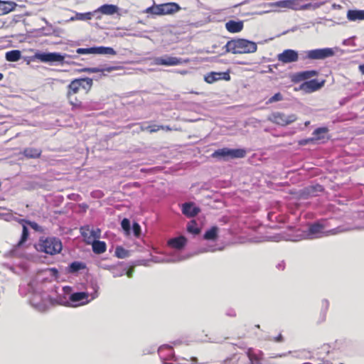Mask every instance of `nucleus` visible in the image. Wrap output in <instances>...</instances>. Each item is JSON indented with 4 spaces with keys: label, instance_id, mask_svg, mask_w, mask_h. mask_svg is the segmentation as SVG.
<instances>
[{
    "label": "nucleus",
    "instance_id": "7",
    "mask_svg": "<svg viewBox=\"0 0 364 364\" xmlns=\"http://www.w3.org/2000/svg\"><path fill=\"white\" fill-rule=\"evenodd\" d=\"M189 61V59H182L181 58L164 55L156 58L154 59V64L156 65L174 66L183 63H188Z\"/></svg>",
    "mask_w": 364,
    "mask_h": 364
},
{
    "label": "nucleus",
    "instance_id": "2",
    "mask_svg": "<svg viewBox=\"0 0 364 364\" xmlns=\"http://www.w3.org/2000/svg\"><path fill=\"white\" fill-rule=\"evenodd\" d=\"M226 51L233 54L252 53L257 51V44L244 38L232 39L225 45Z\"/></svg>",
    "mask_w": 364,
    "mask_h": 364
},
{
    "label": "nucleus",
    "instance_id": "23",
    "mask_svg": "<svg viewBox=\"0 0 364 364\" xmlns=\"http://www.w3.org/2000/svg\"><path fill=\"white\" fill-rule=\"evenodd\" d=\"M86 264L84 262L75 261L70 264V265L68 267L67 272L70 274H75L80 270L86 269Z\"/></svg>",
    "mask_w": 364,
    "mask_h": 364
},
{
    "label": "nucleus",
    "instance_id": "15",
    "mask_svg": "<svg viewBox=\"0 0 364 364\" xmlns=\"http://www.w3.org/2000/svg\"><path fill=\"white\" fill-rule=\"evenodd\" d=\"M160 6H161L163 15L173 14L181 10L180 6L175 2L161 4Z\"/></svg>",
    "mask_w": 364,
    "mask_h": 364
},
{
    "label": "nucleus",
    "instance_id": "39",
    "mask_svg": "<svg viewBox=\"0 0 364 364\" xmlns=\"http://www.w3.org/2000/svg\"><path fill=\"white\" fill-rule=\"evenodd\" d=\"M121 226H122V229L124 230L125 231H127V232L129 231V230H130L129 220L127 218H124L122 220Z\"/></svg>",
    "mask_w": 364,
    "mask_h": 364
},
{
    "label": "nucleus",
    "instance_id": "10",
    "mask_svg": "<svg viewBox=\"0 0 364 364\" xmlns=\"http://www.w3.org/2000/svg\"><path fill=\"white\" fill-rule=\"evenodd\" d=\"M230 80V71L227 72H210L204 77V80L208 84H213L218 80Z\"/></svg>",
    "mask_w": 364,
    "mask_h": 364
},
{
    "label": "nucleus",
    "instance_id": "43",
    "mask_svg": "<svg viewBox=\"0 0 364 364\" xmlns=\"http://www.w3.org/2000/svg\"><path fill=\"white\" fill-rule=\"evenodd\" d=\"M146 129H148V132L150 133L156 132L161 130L160 125H157V124H152V125L147 126L146 127Z\"/></svg>",
    "mask_w": 364,
    "mask_h": 364
},
{
    "label": "nucleus",
    "instance_id": "58",
    "mask_svg": "<svg viewBox=\"0 0 364 364\" xmlns=\"http://www.w3.org/2000/svg\"><path fill=\"white\" fill-rule=\"evenodd\" d=\"M86 303H87V301H85V302H82L81 304H86Z\"/></svg>",
    "mask_w": 364,
    "mask_h": 364
},
{
    "label": "nucleus",
    "instance_id": "54",
    "mask_svg": "<svg viewBox=\"0 0 364 364\" xmlns=\"http://www.w3.org/2000/svg\"><path fill=\"white\" fill-rule=\"evenodd\" d=\"M127 275L128 277H132V269L128 270L127 272Z\"/></svg>",
    "mask_w": 364,
    "mask_h": 364
},
{
    "label": "nucleus",
    "instance_id": "25",
    "mask_svg": "<svg viewBox=\"0 0 364 364\" xmlns=\"http://www.w3.org/2000/svg\"><path fill=\"white\" fill-rule=\"evenodd\" d=\"M328 132V129L327 127L317 128L313 132L314 137L309 139V140L317 141L323 139L325 137V134H327Z\"/></svg>",
    "mask_w": 364,
    "mask_h": 364
},
{
    "label": "nucleus",
    "instance_id": "28",
    "mask_svg": "<svg viewBox=\"0 0 364 364\" xmlns=\"http://www.w3.org/2000/svg\"><path fill=\"white\" fill-rule=\"evenodd\" d=\"M218 228L213 226L205 232L203 238L206 240H215L218 237Z\"/></svg>",
    "mask_w": 364,
    "mask_h": 364
},
{
    "label": "nucleus",
    "instance_id": "45",
    "mask_svg": "<svg viewBox=\"0 0 364 364\" xmlns=\"http://www.w3.org/2000/svg\"><path fill=\"white\" fill-rule=\"evenodd\" d=\"M85 71L90 73H103V70L100 68H90L84 69Z\"/></svg>",
    "mask_w": 364,
    "mask_h": 364
},
{
    "label": "nucleus",
    "instance_id": "30",
    "mask_svg": "<svg viewBox=\"0 0 364 364\" xmlns=\"http://www.w3.org/2000/svg\"><path fill=\"white\" fill-rule=\"evenodd\" d=\"M88 298V294L86 292H75L70 295V300L73 303H77L84 299L87 300Z\"/></svg>",
    "mask_w": 364,
    "mask_h": 364
},
{
    "label": "nucleus",
    "instance_id": "33",
    "mask_svg": "<svg viewBox=\"0 0 364 364\" xmlns=\"http://www.w3.org/2000/svg\"><path fill=\"white\" fill-rule=\"evenodd\" d=\"M187 231L190 233H192L193 235H198L200 233V230L198 227L197 223L196 221L193 220L187 225Z\"/></svg>",
    "mask_w": 364,
    "mask_h": 364
},
{
    "label": "nucleus",
    "instance_id": "21",
    "mask_svg": "<svg viewBox=\"0 0 364 364\" xmlns=\"http://www.w3.org/2000/svg\"><path fill=\"white\" fill-rule=\"evenodd\" d=\"M347 18L351 21L364 20V10H349Z\"/></svg>",
    "mask_w": 364,
    "mask_h": 364
},
{
    "label": "nucleus",
    "instance_id": "56",
    "mask_svg": "<svg viewBox=\"0 0 364 364\" xmlns=\"http://www.w3.org/2000/svg\"><path fill=\"white\" fill-rule=\"evenodd\" d=\"M4 77V75L0 73V80H1Z\"/></svg>",
    "mask_w": 364,
    "mask_h": 364
},
{
    "label": "nucleus",
    "instance_id": "55",
    "mask_svg": "<svg viewBox=\"0 0 364 364\" xmlns=\"http://www.w3.org/2000/svg\"><path fill=\"white\" fill-rule=\"evenodd\" d=\"M191 360L194 363H196L197 358H191Z\"/></svg>",
    "mask_w": 364,
    "mask_h": 364
},
{
    "label": "nucleus",
    "instance_id": "57",
    "mask_svg": "<svg viewBox=\"0 0 364 364\" xmlns=\"http://www.w3.org/2000/svg\"><path fill=\"white\" fill-rule=\"evenodd\" d=\"M309 124V122H306L305 123V125H306V126H307Z\"/></svg>",
    "mask_w": 364,
    "mask_h": 364
},
{
    "label": "nucleus",
    "instance_id": "34",
    "mask_svg": "<svg viewBox=\"0 0 364 364\" xmlns=\"http://www.w3.org/2000/svg\"><path fill=\"white\" fill-rule=\"evenodd\" d=\"M76 53L79 55L95 54V47L91 48H79L76 50Z\"/></svg>",
    "mask_w": 364,
    "mask_h": 364
},
{
    "label": "nucleus",
    "instance_id": "8",
    "mask_svg": "<svg viewBox=\"0 0 364 364\" xmlns=\"http://www.w3.org/2000/svg\"><path fill=\"white\" fill-rule=\"evenodd\" d=\"M80 232L84 238L85 242L89 245L101 237V230L100 228L91 230L89 225H84L81 227Z\"/></svg>",
    "mask_w": 364,
    "mask_h": 364
},
{
    "label": "nucleus",
    "instance_id": "18",
    "mask_svg": "<svg viewBox=\"0 0 364 364\" xmlns=\"http://www.w3.org/2000/svg\"><path fill=\"white\" fill-rule=\"evenodd\" d=\"M243 22L241 21H235L230 20L225 23V28L232 33L240 32L243 29Z\"/></svg>",
    "mask_w": 364,
    "mask_h": 364
},
{
    "label": "nucleus",
    "instance_id": "31",
    "mask_svg": "<svg viewBox=\"0 0 364 364\" xmlns=\"http://www.w3.org/2000/svg\"><path fill=\"white\" fill-rule=\"evenodd\" d=\"M28 236V229L27 228L26 225L23 224L21 237L20 240L16 244V247H20L21 246H22L27 241Z\"/></svg>",
    "mask_w": 364,
    "mask_h": 364
},
{
    "label": "nucleus",
    "instance_id": "4",
    "mask_svg": "<svg viewBox=\"0 0 364 364\" xmlns=\"http://www.w3.org/2000/svg\"><path fill=\"white\" fill-rule=\"evenodd\" d=\"M323 225L319 223H315L309 225L308 233L309 235L314 236V237H321L347 232L350 230V228H343L342 227H337L327 231H323Z\"/></svg>",
    "mask_w": 364,
    "mask_h": 364
},
{
    "label": "nucleus",
    "instance_id": "37",
    "mask_svg": "<svg viewBox=\"0 0 364 364\" xmlns=\"http://www.w3.org/2000/svg\"><path fill=\"white\" fill-rule=\"evenodd\" d=\"M289 9L293 10H298L301 8L300 2L299 0H289Z\"/></svg>",
    "mask_w": 364,
    "mask_h": 364
},
{
    "label": "nucleus",
    "instance_id": "41",
    "mask_svg": "<svg viewBox=\"0 0 364 364\" xmlns=\"http://www.w3.org/2000/svg\"><path fill=\"white\" fill-rule=\"evenodd\" d=\"M269 341L277 342V343H282L284 341V338L281 333L278 334L277 336L269 337Z\"/></svg>",
    "mask_w": 364,
    "mask_h": 364
},
{
    "label": "nucleus",
    "instance_id": "35",
    "mask_svg": "<svg viewBox=\"0 0 364 364\" xmlns=\"http://www.w3.org/2000/svg\"><path fill=\"white\" fill-rule=\"evenodd\" d=\"M115 255L118 258H124L128 256V252L122 247H117L115 250Z\"/></svg>",
    "mask_w": 364,
    "mask_h": 364
},
{
    "label": "nucleus",
    "instance_id": "11",
    "mask_svg": "<svg viewBox=\"0 0 364 364\" xmlns=\"http://www.w3.org/2000/svg\"><path fill=\"white\" fill-rule=\"evenodd\" d=\"M323 85L324 80L318 82L317 80L314 79L301 83L298 90H302L306 93H311L321 88Z\"/></svg>",
    "mask_w": 364,
    "mask_h": 364
},
{
    "label": "nucleus",
    "instance_id": "48",
    "mask_svg": "<svg viewBox=\"0 0 364 364\" xmlns=\"http://www.w3.org/2000/svg\"><path fill=\"white\" fill-rule=\"evenodd\" d=\"M118 69H119V66H108V67H105V68H102V70H103V73L105 71L110 73L112 71L117 70Z\"/></svg>",
    "mask_w": 364,
    "mask_h": 364
},
{
    "label": "nucleus",
    "instance_id": "26",
    "mask_svg": "<svg viewBox=\"0 0 364 364\" xmlns=\"http://www.w3.org/2000/svg\"><path fill=\"white\" fill-rule=\"evenodd\" d=\"M99 11L103 14L112 15L117 12L118 8L113 4H104L100 7Z\"/></svg>",
    "mask_w": 364,
    "mask_h": 364
},
{
    "label": "nucleus",
    "instance_id": "13",
    "mask_svg": "<svg viewBox=\"0 0 364 364\" xmlns=\"http://www.w3.org/2000/svg\"><path fill=\"white\" fill-rule=\"evenodd\" d=\"M317 75L318 72L316 70H305L294 73L291 76V80L294 83H299L301 81L307 80Z\"/></svg>",
    "mask_w": 364,
    "mask_h": 364
},
{
    "label": "nucleus",
    "instance_id": "47",
    "mask_svg": "<svg viewBox=\"0 0 364 364\" xmlns=\"http://www.w3.org/2000/svg\"><path fill=\"white\" fill-rule=\"evenodd\" d=\"M282 100V95L278 92V93H276L275 95H274L269 100V101L270 102H276V101H280Z\"/></svg>",
    "mask_w": 364,
    "mask_h": 364
},
{
    "label": "nucleus",
    "instance_id": "17",
    "mask_svg": "<svg viewBox=\"0 0 364 364\" xmlns=\"http://www.w3.org/2000/svg\"><path fill=\"white\" fill-rule=\"evenodd\" d=\"M199 212L200 208L194 206L193 203H186L183 205L182 213L187 217H195Z\"/></svg>",
    "mask_w": 364,
    "mask_h": 364
},
{
    "label": "nucleus",
    "instance_id": "32",
    "mask_svg": "<svg viewBox=\"0 0 364 364\" xmlns=\"http://www.w3.org/2000/svg\"><path fill=\"white\" fill-rule=\"evenodd\" d=\"M144 12L154 16H163L162 9L160 4L149 6L146 9Z\"/></svg>",
    "mask_w": 364,
    "mask_h": 364
},
{
    "label": "nucleus",
    "instance_id": "42",
    "mask_svg": "<svg viewBox=\"0 0 364 364\" xmlns=\"http://www.w3.org/2000/svg\"><path fill=\"white\" fill-rule=\"evenodd\" d=\"M289 0H282L276 3V5L281 8L289 9Z\"/></svg>",
    "mask_w": 364,
    "mask_h": 364
},
{
    "label": "nucleus",
    "instance_id": "12",
    "mask_svg": "<svg viewBox=\"0 0 364 364\" xmlns=\"http://www.w3.org/2000/svg\"><path fill=\"white\" fill-rule=\"evenodd\" d=\"M277 59L282 63H290L296 62L299 59V55L294 50L287 49L277 55Z\"/></svg>",
    "mask_w": 364,
    "mask_h": 364
},
{
    "label": "nucleus",
    "instance_id": "46",
    "mask_svg": "<svg viewBox=\"0 0 364 364\" xmlns=\"http://www.w3.org/2000/svg\"><path fill=\"white\" fill-rule=\"evenodd\" d=\"M47 271L50 273V275L55 278L58 277V270L56 268L52 267L47 269Z\"/></svg>",
    "mask_w": 364,
    "mask_h": 364
},
{
    "label": "nucleus",
    "instance_id": "20",
    "mask_svg": "<svg viewBox=\"0 0 364 364\" xmlns=\"http://www.w3.org/2000/svg\"><path fill=\"white\" fill-rule=\"evenodd\" d=\"M16 6V4L13 1H0V16L11 12Z\"/></svg>",
    "mask_w": 364,
    "mask_h": 364
},
{
    "label": "nucleus",
    "instance_id": "16",
    "mask_svg": "<svg viewBox=\"0 0 364 364\" xmlns=\"http://www.w3.org/2000/svg\"><path fill=\"white\" fill-rule=\"evenodd\" d=\"M186 242L187 239L181 235L170 239L168 241V245L176 250H181L185 247Z\"/></svg>",
    "mask_w": 364,
    "mask_h": 364
},
{
    "label": "nucleus",
    "instance_id": "50",
    "mask_svg": "<svg viewBox=\"0 0 364 364\" xmlns=\"http://www.w3.org/2000/svg\"><path fill=\"white\" fill-rule=\"evenodd\" d=\"M359 70L364 75V63L359 65Z\"/></svg>",
    "mask_w": 364,
    "mask_h": 364
},
{
    "label": "nucleus",
    "instance_id": "38",
    "mask_svg": "<svg viewBox=\"0 0 364 364\" xmlns=\"http://www.w3.org/2000/svg\"><path fill=\"white\" fill-rule=\"evenodd\" d=\"M92 18V14L85 13V14H77V19L78 20H90Z\"/></svg>",
    "mask_w": 364,
    "mask_h": 364
},
{
    "label": "nucleus",
    "instance_id": "14",
    "mask_svg": "<svg viewBox=\"0 0 364 364\" xmlns=\"http://www.w3.org/2000/svg\"><path fill=\"white\" fill-rule=\"evenodd\" d=\"M36 58L42 62L60 61L63 59L60 54L56 53H40L36 55Z\"/></svg>",
    "mask_w": 364,
    "mask_h": 364
},
{
    "label": "nucleus",
    "instance_id": "44",
    "mask_svg": "<svg viewBox=\"0 0 364 364\" xmlns=\"http://www.w3.org/2000/svg\"><path fill=\"white\" fill-rule=\"evenodd\" d=\"M21 223L23 224H28L33 229L36 230H38V225L35 223V222H31V221H28V220H22Z\"/></svg>",
    "mask_w": 364,
    "mask_h": 364
},
{
    "label": "nucleus",
    "instance_id": "52",
    "mask_svg": "<svg viewBox=\"0 0 364 364\" xmlns=\"http://www.w3.org/2000/svg\"><path fill=\"white\" fill-rule=\"evenodd\" d=\"M314 140H309L308 139H306V140H304L300 142V144H302V145H304V144H306L309 141H313Z\"/></svg>",
    "mask_w": 364,
    "mask_h": 364
},
{
    "label": "nucleus",
    "instance_id": "9",
    "mask_svg": "<svg viewBox=\"0 0 364 364\" xmlns=\"http://www.w3.org/2000/svg\"><path fill=\"white\" fill-rule=\"evenodd\" d=\"M333 55L334 51L332 48H326L309 50L306 56L309 59H325Z\"/></svg>",
    "mask_w": 364,
    "mask_h": 364
},
{
    "label": "nucleus",
    "instance_id": "6",
    "mask_svg": "<svg viewBox=\"0 0 364 364\" xmlns=\"http://www.w3.org/2000/svg\"><path fill=\"white\" fill-rule=\"evenodd\" d=\"M296 119L297 117L294 114L287 115L281 112H273L267 117L268 121L282 127L287 126Z\"/></svg>",
    "mask_w": 364,
    "mask_h": 364
},
{
    "label": "nucleus",
    "instance_id": "1",
    "mask_svg": "<svg viewBox=\"0 0 364 364\" xmlns=\"http://www.w3.org/2000/svg\"><path fill=\"white\" fill-rule=\"evenodd\" d=\"M93 80L90 77L73 80L67 87L66 98L72 107V110L83 109L82 100L90 92Z\"/></svg>",
    "mask_w": 364,
    "mask_h": 364
},
{
    "label": "nucleus",
    "instance_id": "29",
    "mask_svg": "<svg viewBox=\"0 0 364 364\" xmlns=\"http://www.w3.org/2000/svg\"><path fill=\"white\" fill-rule=\"evenodd\" d=\"M95 54L115 55L117 52L111 47H95Z\"/></svg>",
    "mask_w": 364,
    "mask_h": 364
},
{
    "label": "nucleus",
    "instance_id": "53",
    "mask_svg": "<svg viewBox=\"0 0 364 364\" xmlns=\"http://www.w3.org/2000/svg\"><path fill=\"white\" fill-rule=\"evenodd\" d=\"M146 127L144 126L143 124H141L140 126V130L141 132L148 131V129H146Z\"/></svg>",
    "mask_w": 364,
    "mask_h": 364
},
{
    "label": "nucleus",
    "instance_id": "3",
    "mask_svg": "<svg viewBox=\"0 0 364 364\" xmlns=\"http://www.w3.org/2000/svg\"><path fill=\"white\" fill-rule=\"evenodd\" d=\"M62 248L63 245L60 240L54 237H48L44 239L41 238L36 245V250L38 252L50 255L60 253Z\"/></svg>",
    "mask_w": 364,
    "mask_h": 364
},
{
    "label": "nucleus",
    "instance_id": "24",
    "mask_svg": "<svg viewBox=\"0 0 364 364\" xmlns=\"http://www.w3.org/2000/svg\"><path fill=\"white\" fill-rule=\"evenodd\" d=\"M23 155L30 159H38L41 155V150L37 148L28 147L23 150Z\"/></svg>",
    "mask_w": 364,
    "mask_h": 364
},
{
    "label": "nucleus",
    "instance_id": "19",
    "mask_svg": "<svg viewBox=\"0 0 364 364\" xmlns=\"http://www.w3.org/2000/svg\"><path fill=\"white\" fill-rule=\"evenodd\" d=\"M247 355L250 364H262V353H256L253 349L249 348L247 351Z\"/></svg>",
    "mask_w": 364,
    "mask_h": 364
},
{
    "label": "nucleus",
    "instance_id": "36",
    "mask_svg": "<svg viewBox=\"0 0 364 364\" xmlns=\"http://www.w3.org/2000/svg\"><path fill=\"white\" fill-rule=\"evenodd\" d=\"M286 353H281V354H275L274 355H272L269 357L268 359L265 360L264 362V364H277L273 359L277 358H282L286 356Z\"/></svg>",
    "mask_w": 364,
    "mask_h": 364
},
{
    "label": "nucleus",
    "instance_id": "27",
    "mask_svg": "<svg viewBox=\"0 0 364 364\" xmlns=\"http://www.w3.org/2000/svg\"><path fill=\"white\" fill-rule=\"evenodd\" d=\"M21 57V53L18 50H12L6 53V59L9 62L18 61Z\"/></svg>",
    "mask_w": 364,
    "mask_h": 364
},
{
    "label": "nucleus",
    "instance_id": "5",
    "mask_svg": "<svg viewBox=\"0 0 364 364\" xmlns=\"http://www.w3.org/2000/svg\"><path fill=\"white\" fill-rule=\"evenodd\" d=\"M246 155V151L242 149H231L228 148H223L215 151L212 154V157L228 161L230 159H241Z\"/></svg>",
    "mask_w": 364,
    "mask_h": 364
},
{
    "label": "nucleus",
    "instance_id": "51",
    "mask_svg": "<svg viewBox=\"0 0 364 364\" xmlns=\"http://www.w3.org/2000/svg\"><path fill=\"white\" fill-rule=\"evenodd\" d=\"M323 306L327 309L328 308L329 304L327 301H322Z\"/></svg>",
    "mask_w": 364,
    "mask_h": 364
},
{
    "label": "nucleus",
    "instance_id": "40",
    "mask_svg": "<svg viewBox=\"0 0 364 364\" xmlns=\"http://www.w3.org/2000/svg\"><path fill=\"white\" fill-rule=\"evenodd\" d=\"M132 229H133V232H134V235L136 237H139L140 236V234H141V226L139 225V224L137 223H134L133 224Z\"/></svg>",
    "mask_w": 364,
    "mask_h": 364
},
{
    "label": "nucleus",
    "instance_id": "22",
    "mask_svg": "<svg viewBox=\"0 0 364 364\" xmlns=\"http://www.w3.org/2000/svg\"><path fill=\"white\" fill-rule=\"evenodd\" d=\"M92 247V251L95 254H102L106 252L107 245L104 241L98 240L97 239L90 243Z\"/></svg>",
    "mask_w": 364,
    "mask_h": 364
},
{
    "label": "nucleus",
    "instance_id": "49",
    "mask_svg": "<svg viewBox=\"0 0 364 364\" xmlns=\"http://www.w3.org/2000/svg\"><path fill=\"white\" fill-rule=\"evenodd\" d=\"M160 129H161V130H165V131H166V132H168V131H171V130H172V129H171L169 126H168V125H166V126H164V125H160Z\"/></svg>",
    "mask_w": 364,
    "mask_h": 364
}]
</instances>
